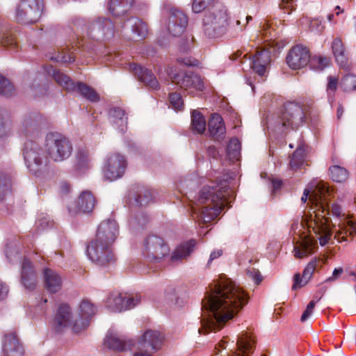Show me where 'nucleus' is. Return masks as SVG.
I'll use <instances>...</instances> for the list:
<instances>
[{"label":"nucleus","mask_w":356,"mask_h":356,"mask_svg":"<svg viewBox=\"0 0 356 356\" xmlns=\"http://www.w3.org/2000/svg\"><path fill=\"white\" fill-rule=\"evenodd\" d=\"M191 126L193 131L197 134H203L206 129V120L203 115L196 110L191 113Z\"/></svg>","instance_id":"nucleus-39"},{"label":"nucleus","mask_w":356,"mask_h":356,"mask_svg":"<svg viewBox=\"0 0 356 356\" xmlns=\"http://www.w3.org/2000/svg\"><path fill=\"white\" fill-rule=\"evenodd\" d=\"M51 60H54L56 62H63V63H72L75 60V58L72 54H58V55L56 57H51Z\"/></svg>","instance_id":"nucleus-57"},{"label":"nucleus","mask_w":356,"mask_h":356,"mask_svg":"<svg viewBox=\"0 0 356 356\" xmlns=\"http://www.w3.org/2000/svg\"><path fill=\"white\" fill-rule=\"evenodd\" d=\"M247 276L252 280L256 284H259L261 282L263 277L259 270L250 268L246 270Z\"/></svg>","instance_id":"nucleus-52"},{"label":"nucleus","mask_w":356,"mask_h":356,"mask_svg":"<svg viewBox=\"0 0 356 356\" xmlns=\"http://www.w3.org/2000/svg\"><path fill=\"white\" fill-rule=\"evenodd\" d=\"M104 345L111 350L122 352L129 349L133 343L131 340H126L124 337L109 331L104 339Z\"/></svg>","instance_id":"nucleus-28"},{"label":"nucleus","mask_w":356,"mask_h":356,"mask_svg":"<svg viewBox=\"0 0 356 356\" xmlns=\"http://www.w3.org/2000/svg\"><path fill=\"white\" fill-rule=\"evenodd\" d=\"M95 204V198L91 192L85 191L80 194L74 207H69L68 211L72 215L78 213H90L92 211Z\"/></svg>","instance_id":"nucleus-23"},{"label":"nucleus","mask_w":356,"mask_h":356,"mask_svg":"<svg viewBox=\"0 0 356 356\" xmlns=\"http://www.w3.org/2000/svg\"><path fill=\"white\" fill-rule=\"evenodd\" d=\"M130 70L146 86L154 90L159 89V81L151 70L134 63L130 65Z\"/></svg>","instance_id":"nucleus-27"},{"label":"nucleus","mask_w":356,"mask_h":356,"mask_svg":"<svg viewBox=\"0 0 356 356\" xmlns=\"http://www.w3.org/2000/svg\"><path fill=\"white\" fill-rule=\"evenodd\" d=\"M312 62H316L318 63V68L320 70H323L329 64V60L325 57L321 56L314 58Z\"/></svg>","instance_id":"nucleus-60"},{"label":"nucleus","mask_w":356,"mask_h":356,"mask_svg":"<svg viewBox=\"0 0 356 356\" xmlns=\"http://www.w3.org/2000/svg\"><path fill=\"white\" fill-rule=\"evenodd\" d=\"M241 154V143L236 138H232L227 147V154L230 161L238 160Z\"/></svg>","instance_id":"nucleus-40"},{"label":"nucleus","mask_w":356,"mask_h":356,"mask_svg":"<svg viewBox=\"0 0 356 356\" xmlns=\"http://www.w3.org/2000/svg\"><path fill=\"white\" fill-rule=\"evenodd\" d=\"M321 234L322 235L318 238L319 243L321 246H325L327 244L328 241H330L332 236V232L323 225L321 230Z\"/></svg>","instance_id":"nucleus-53"},{"label":"nucleus","mask_w":356,"mask_h":356,"mask_svg":"<svg viewBox=\"0 0 356 356\" xmlns=\"http://www.w3.org/2000/svg\"><path fill=\"white\" fill-rule=\"evenodd\" d=\"M293 252H294V256L296 258L301 259L307 255L308 250L306 247H304L303 249H300L298 247H294Z\"/></svg>","instance_id":"nucleus-61"},{"label":"nucleus","mask_w":356,"mask_h":356,"mask_svg":"<svg viewBox=\"0 0 356 356\" xmlns=\"http://www.w3.org/2000/svg\"><path fill=\"white\" fill-rule=\"evenodd\" d=\"M47 73L54 78L58 85L67 90L77 91L90 102H95L99 100L98 95L92 88L81 82H73L67 75L54 69L52 66L48 68Z\"/></svg>","instance_id":"nucleus-8"},{"label":"nucleus","mask_w":356,"mask_h":356,"mask_svg":"<svg viewBox=\"0 0 356 356\" xmlns=\"http://www.w3.org/2000/svg\"><path fill=\"white\" fill-rule=\"evenodd\" d=\"M248 302L244 291L230 279L222 275L205 293L202 301V327L200 333L220 330Z\"/></svg>","instance_id":"nucleus-1"},{"label":"nucleus","mask_w":356,"mask_h":356,"mask_svg":"<svg viewBox=\"0 0 356 356\" xmlns=\"http://www.w3.org/2000/svg\"><path fill=\"white\" fill-rule=\"evenodd\" d=\"M341 86L345 91L356 89V76L353 74L344 76L341 81Z\"/></svg>","instance_id":"nucleus-50"},{"label":"nucleus","mask_w":356,"mask_h":356,"mask_svg":"<svg viewBox=\"0 0 356 356\" xmlns=\"http://www.w3.org/2000/svg\"><path fill=\"white\" fill-rule=\"evenodd\" d=\"M162 343L163 337L160 332L148 330L141 336L137 343V346L154 354L161 348Z\"/></svg>","instance_id":"nucleus-20"},{"label":"nucleus","mask_w":356,"mask_h":356,"mask_svg":"<svg viewBox=\"0 0 356 356\" xmlns=\"http://www.w3.org/2000/svg\"><path fill=\"white\" fill-rule=\"evenodd\" d=\"M11 131L12 122L7 112L0 109V139L10 136Z\"/></svg>","instance_id":"nucleus-38"},{"label":"nucleus","mask_w":356,"mask_h":356,"mask_svg":"<svg viewBox=\"0 0 356 356\" xmlns=\"http://www.w3.org/2000/svg\"><path fill=\"white\" fill-rule=\"evenodd\" d=\"M169 101L172 108L176 111H181L184 107L183 99L179 93L172 92L169 95Z\"/></svg>","instance_id":"nucleus-48"},{"label":"nucleus","mask_w":356,"mask_h":356,"mask_svg":"<svg viewBox=\"0 0 356 356\" xmlns=\"http://www.w3.org/2000/svg\"><path fill=\"white\" fill-rule=\"evenodd\" d=\"M30 88L34 91L35 96L44 95L47 92L46 87L44 86H41L40 83H33L30 86Z\"/></svg>","instance_id":"nucleus-59"},{"label":"nucleus","mask_w":356,"mask_h":356,"mask_svg":"<svg viewBox=\"0 0 356 356\" xmlns=\"http://www.w3.org/2000/svg\"><path fill=\"white\" fill-rule=\"evenodd\" d=\"M21 282L29 291L35 289L37 285V275L32 263L28 259H24L22 264Z\"/></svg>","instance_id":"nucleus-25"},{"label":"nucleus","mask_w":356,"mask_h":356,"mask_svg":"<svg viewBox=\"0 0 356 356\" xmlns=\"http://www.w3.org/2000/svg\"><path fill=\"white\" fill-rule=\"evenodd\" d=\"M19 248L15 241L6 243L5 248V255L9 262H14L19 260Z\"/></svg>","instance_id":"nucleus-41"},{"label":"nucleus","mask_w":356,"mask_h":356,"mask_svg":"<svg viewBox=\"0 0 356 356\" xmlns=\"http://www.w3.org/2000/svg\"><path fill=\"white\" fill-rule=\"evenodd\" d=\"M0 44L5 47H15V38L13 33L4 26L0 24Z\"/></svg>","instance_id":"nucleus-42"},{"label":"nucleus","mask_w":356,"mask_h":356,"mask_svg":"<svg viewBox=\"0 0 356 356\" xmlns=\"http://www.w3.org/2000/svg\"><path fill=\"white\" fill-rule=\"evenodd\" d=\"M330 172L332 179L336 182H343L348 177L347 170L339 165L331 166Z\"/></svg>","instance_id":"nucleus-43"},{"label":"nucleus","mask_w":356,"mask_h":356,"mask_svg":"<svg viewBox=\"0 0 356 356\" xmlns=\"http://www.w3.org/2000/svg\"><path fill=\"white\" fill-rule=\"evenodd\" d=\"M2 352L3 356H24V348L15 332H12L4 335Z\"/></svg>","instance_id":"nucleus-22"},{"label":"nucleus","mask_w":356,"mask_h":356,"mask_svg":"<svg viewBox=\"0 0 356 356\" xmlns=\"http://www.w3.org/2000/svg\"><path fill=\"white\" fill-rule=\"evenodd\" d=\"M228 175L212 186H205L196 196L191 212L193 218L204 223L213 220L227 204L229 195Z\"/></svg>","instance_id":"nucleus-2"},{"label":"nucleus","mask_w":356,"mask_h":356,"mask_svg":"<svg viewBox=\"0 0 356 356\" xmlns=\"http://www.w3.org/2000/svg\"><path fill=\"white\" fill-rule=\"evenodd\" d=\"M95 314L94 305L88 300H83L79 306V318L74 321L73 332L78 333L88 327Z\"/></svg>","instance_id":"nucleus-19"},{"label":"nucleus","mask_w":356,"mask_h":356,"mask_svg":"<svg viewBox=\"0 0 356 356\" xmlns=\"http://www.w3.org/2000/svg\"><path fill=\"white\" fill-rule=\"evenodd\" d=\"M177 62L181 65L188 66V67H194L197 66L199 62L197 59L193 58L192 57H178Z\"/></svg>","instance_id":"nucleus-55"},{"label":"nucleus","mask_w":356,"mask_h":356,"mask_svg":"<svg viewBox=\"0 0 356 356\" xmlns=\"http://www.w3.org/2000/svg\"><path fill=\"white\" fill-rule=\"evenodd\" d=\"M44 284L46 290L51 293L58 292L62 287V280L55 271L44 268L43 270Z\"/></svg>","instance_id":"nucleus-30"},{"label":"nucleus","mask_w":356,"mask_h":356,"mask_svg":"<svg viewBox=\"0 0 356 356\" xmlns=\"http://www.w3.org/2000/svg\"><path fill=\"white\" fill-rule=\"evenodd\" d=\"M11 188V181L10 177L3 172H0V200L10 192Z\"/></svg>","instance_id":"nucleus-46"},{"label":"nucleus","mask_w":356,"mask_h":356,"mask_svg":"<svg viewBox=\"0 0 356 356\" xmlns=\"http://www.w3.org/2000/svg\"><path fill=\"white\" fill-rule=\"evenodd\" d=\"M140 302V296L138 295L127 297L120 293L113 292L107 298L106 307L111 312H120L134 308Z\"/></svg>","instance_id":"nucleus-16"},{"label":"nucleus","mask_w":356,"mask_h":356,"mask_svg":"<svg viewBox=\"0 0 356 356\" xmlns=\"http://www.w3.org/2000/svg\"><path fill=\"white\" fill-rule=\"evenodd\" d=\"M169 252L168 244L157 235H149L143 241L142 254L150 261L159 262Z\"/></svg>","instance_id":"nucleus-12"},{"label":"nucleus","mask_w":356,"mask_h":356,"mask_svg":"<svg viewBox=\"0 0 356 356\" xmlns=\"http://www.w3.org/2000/svg\"><path fill=\"white\" fill-rule=\"evenodd\" d=\"M43 8V0H21L16 6L15 19L20 24L35 23L41 17Z\"/></svg>","instance_id":"nucleus-7"},{"label":"nucleus","mask_w":356,"mask_h":356,"mask_svg":"<svg viewBox=\"0 0 356 356\" xmlns=\"http://www.w3.org/2000/svg\"><path fill=\"white\" fill-rule=\"evenodd\" d=\"M161 25L169 35L177 37L181 35L188 25V17L175 8H165L162 13Z\"/></svg>","instance_id":"nucleus-9"},{"label":"nucleus","mask_w":356,"mask_h":356,"mask_svg":"<svg viewBox=\"0 0 356 356\" xmlns=\"http://www.w3.org/2000/svg\"><path fill=\"white\" fill-rule=\"evenodd\" d=\"M92 166V159L85 148L77 149L75 155V168L81 172L91 168Z\"/></svg>","instance_id":"nucleus-33"},{"label":"nucleus","mask_w":356,"mask_h":356,"mask_svg":"<svg viewBox=\"0 0 356 356\" xmlns=\"http://www.w3.org/2000/svg\"><path fill=\"white\" fill-rule=\"evenodd\" d=\"M108 120L112 126L120 133H125L127 127V117L120 108L114 107L108 112Z\"/></svg>","instance_id":"nucleus-29"},{"label":"nucleus","mask_w":356,"mask_h":356,"mask_svg":"<svg viewBox=\"0 0 356 356\" xmlns=\"http://www.w3.org/2000/svg\"><path fill=\"white\" fill-rule=\"evenodd\" d=\"M210 135L214 137H220L225 133V127L222 117L218 114L212 115L208 124Z\"/></svg>","instance_id":"nucleus-36"},{"label":"nucleus","mask_w":356,"mask_h":356,"mask_svg":"<svg viewBox=\"0 0 356 356\" xmlns=\"http://www.w3.org/2000/svg\"><path fill=\"white\" fill-rule=\"evenodd\" d=\"M153 353L148 352L146 350H143L141 348L137 346L136 351L134 353L133 356H153Z\"/></svg>","instance_id":"nucleus-64"},{"label":"nucleus","mask_w":356,"mask_h":356,"mask_svg":"<svg viewBox=\"0 0 356 356\" xmlns=\"http://www.w3.org/2000/svg\"><path fill=\"white\" fill-rule=\"evenodd\" d=\"M152 198V192L149 190L144 189L139 193L135 200L138 206H145L150 202Z\"/></svg>","instance_id":"nucleus-49"},{"label":"nucleus","mask_w":356,"mask_h":356,"mask_svg":"<svg viewBox=\"0 0 356 356\" xmlns=\"http://www.w3.org/2000/svg\"><path fill=\"white\" fill-rule=\"evenodd\" d=\"M332 50L338 65L345 67L347 65V58L345 54V48L339 38H337L332 41Z\"/></svg>","instance_id":"nucleus-37"},{"label":"nucleus","mask_w":356,"mask_h":356,"mask_svg":"<svg viewBox=\"0 0 356 356\" xmlns=\"http://www.w3.org/2000/svg\"><path fill=\"white\" fill-rule=\"evenodd\" d=\"M193 37L191 35L186 36L181 40V42L179 47V51L182 53L188 52L192 47Z\"/></svg>","instance_id":"nucleus-54"},{"label":"nucleus","mask_w":356,"mask_h":356,"mask_svg":"<svg viewBox=\"0 0 356 356\" xmlns=\"http://www.w3.org/2000/svg\"><path fill=\"white\" fill-rule=\"evenodd\" d=\"M195 246V240H189L177 246L171 254V260L177 262L186 259L193 252Z\"/></svg>","instance_id":"nucleus-31"},{"label":"nucleus","mask_w":356,"mask_h":356,"mask_svg":"<svg viewBox=\"0 0 356 356\" xmlns=\"http://www.w3.org/2000/svg\"><path fill=\"white\" fill-rule=\"evenodd\" d=\"M8 291L9 289L6 284L0 281V300L7 297Z\"/></svg>","instance_id":"nucleus-63"},{"label":"nucleus","mask_w":356,"mask_h":356,"mask_svg":"<svg viewBox=\"0 0 356 356\" xmlns=\"http://www.w3.org/2000/svg\"><path fill=\"white\" fill-rule=\"evenodd\" d=\"M148 222V216L145 212L140 211L131 216L128 224L131 231L139 232L146 227Z\"/></svg>","instance_id":"nucleus-35"},{"label":"nucleus","mask_w":356,"mask_h":356,"mask_svg":"<svg viewBox=\"0 0 356 356\" xmlns=\"http://www.w3.org/2000/svg\"><path fill=\"white\" fill-rule=\"evenodd\" d=\"M316 259H314L312 261H311L305 268L302 277H300L299 273H297L294 275L293 284L292 286L293 290H296L297 289L303 286L309 282L316 269Z\"/></svg>","instance_id":"nucleus-32"},{"label":"nucleus","mask_w":356,"mask_h":356,"mask_svg":"<svg viewBox=\"0 0 356 356\" xmlns=\"http://www.w3.org/2000/svg\"><path fill=\"white\" fill-rule=\"evenodd\" d=\"M323 29V26L322 25V20L318 19H312L310 22V30L312 31L315 32H321Z\"/></svg>","instance_id":"nucleus-58"},{"label":"nucleus","mask_w":356,"mask_h":356,"mask_svg":"<svg viewBox=\"0 0 356 356\" xmlns=\"http://www.w3.org/2000/svg\"><path fill=\"white\" fill-rule=\"evenodd\" d=\"M46 123V118L40 113H30L23 118L22 124L18 131L19 134L26 137L35 136Z\"/></svg>","instance_id":"nucleus-15"},{"label":"nucleus","mask_w":356,"mask_h":356,"mask_svg":"<svg viewBox=\"0 0 356 356\" xmlns=\"http://www.w3.org/2000/svg\"><path fill=\"white\" fill-rule=\"evenodd\" d=\"M270 62V55L267 51L257 52L250 60V65L252 71L259 76H264L267 67Z\"/></svg>","instance_id":"nucleus-26"},{"label":"nucleus","mask_w":356,"mask_h":356,"mask_svg":"<svg viewBox=\"0 0 356 356\" xmlns=\"http://www.w3.org/2000/svg\"><path fill=\"white\" fill-rule=\"evenodd\" d=\"M122 30L127 33L131 32L133 34V39L136 40L145 38L147 33L146 24L136 17L126 19L122 24Z\"/></svg>","instance_id":"nucleus-24"},{"label":"nucleus","mask_w":356,"mask_h":356,"mask_svg":"<svg viewBox=\"0 0 356 356\" xmlns=\"http://www.w3.org/2000/svg\"><path fill=\"white\" fill-rule=\"evenodd\" d=\"M127 168V161L119 153H113L107 156L103 167L104 178L108 181H115L121 178Z\"/></svg>","instance_id":"nucleus-14"},{"label":"nucleus","mask_w":356,"mask_h":356,"mask_svg":"<svg viewBox=\"0 0 356 356\" xmlns=\"http://www.w3.org/2000/svg\"><path fill=\"white\" fill-rule=\"evenodd\" d=\"M72 145L65 136L57 133H49L46 136L45 150L49 158L55 162L67 159L72 152Z\"/></svg>","instance_id":"nucleus-4"},{"label":"nucleus","mask_w":356,"mask_h":356,"mask_svg":"<svg viewBox=\"0 0 356 356\" xmlns=\"http://www.w3.org/2000/svg\"><path fill=\"white\" fill-rule=\"evenodd\" d=\"M113 244L99 241L97 237L86 248V254L90 260L99 266H105L115 261Z\"/></svg>","instance_id":"nucleus-11"},{"label":"nucleus","mask_w":356,"mask_h":356,"mask_svg":"<svg viewBox=\"0 0 356 356\" xmlns=\"http://www.w3.org/2000/svg\"><path fill=\"white\" fill-rule=\"evenodd\" d=\"M35 225L39 230L42 231L51 227V222L46 216H42L36 220Z\"/></svg>","instance_id":"nucleus-56"},{"label":"nucleus","mask_w":356,"mask_h":356,"mask_svg":"<svg viewBox=\"0 0 356 356\" xmlns=\"http://www.w3.org/2000/svg\"><path fill=\"white\" fill-rule=\"evenodd\" d=\"M215 0H193L192 10L195 13H200L211 6Z\"/></svg>","instance_id":"nucleus-51"},{"label":"nucleus","mask_w":356,"mask_h":356,"mask_svg":"<svg viewBox=\"0 0 356 356\" xmlns=\"http://www.w3.org/2000/svg\"><path fill=\"white\" fill-rule=\"evenodd\" d=\"M119 235V225L115 220L108 218L100 222L96 236L99 241H105L113 244Z\"/></svg>","instance_id":"nucleus-17"},{"label":"nucleus","mask_w":356,"mask_h":356,"mask_svg":"<svg viewBox=\"0 0 356 356\" xmlns=\"http://www.w3.org/2000/svg\"><path fill=\"white\" fill-rule=\"evenodd\" d=\"M134 0H110L108 11L114 16H120L127 13L133 6Z\"/></svg>","instance_id":"nucleus-34"},{"label":"nucleus","mask_w":356,"mask_h":356,"mask_svg":"<svg viewBox=\"0 0 356 356\" xmlns=\"http://www.w3.org/2000/svg\"><path fill=\"white\" fill-rule=\"evenodd\" d=\"M72 310L67 304H60L56 313L53 328L56 332H61L65 328L71 327L73 330L74 322L72 320Z\"/></svg>","instance_id":"nucleus-21"},{"label":"nucleus","mask_w":356,"mask_h":356,"mask_svg":"<svg viewBox=\"0 0 356 356\" xmlns=\"http://www.w3.org/2000/svg\"><path fill=\"white\" fill-rule=\"evenodd\" d=\"M86 32L89 38L97 41L111 39L115 33V26L113 22L104 17H97L88 22Z\"/></svg>","instance_id":"nucleus-13"},{"label":"nucleus","mask_w":356,"mask_h":356,"mask_svg":"<svg viewBox=\"0 0 356 356\" xmlns=\"http://www.w3.org/2000/svg\"><path fill=\"white\" fill-rule=\"evenodd\" d=\"M23 155L26 168L35 177H40L46 167L45 158L40 146L35 141H26L24 143Z\"/></svg>","instance_id":"nucleus-10"},{"label":"nucleus","mask_w":356,"mask_h":356,"mask_svg":"<svg viewBox=\"0 0 356 356\" xmlns=\"http://www.w3.org/2000/svg\"><path fill=\"white\" fill-rule=\"evenodd\" d=\"M338 86V79L334 76H329L327 77V84L326 88V91L327 94L328 101L330 102H333L334 96L335 91L337 88Z\"/></svg>","instance_id":"nucleus-47"},{"label":"nucleus","mask_w":356,"mask_h":356,"mask_svg":"<svg viewBox=\"0 0 356 356\" xmlns=\"http://www.w3.org/2000/svg\"><path fill=\"white\" fill-rule=\"evenodd\" d=\"M231 26L227 8L220 3H214L206 12L203 18V31L210 38L221 37Z\"/></svg>","instance_id":"nucleus-3"},{"label":"nucleus","mask_w":356,"mask_h":356,"mask_svg":"<svg viewBox=\"0 0 356 356\" xmlns=\"http://www.w3.org/2000/svg\"><path fill=\"white\" fill-rule=\"evenodd\" d=\"M166 73L172 83L180 88L193 95L196 91H202L204 84L201 77L192 72H182L175 67L168 66Z\"/></svg>","instance_id":"nucleus-5"},{"label":"nucleus","mask_w":356,"mask_h":356,"mask_svg":"<svg viewBox=\"0 0 356 356\" xmlns=\"http://www.w3.org/2000/svg\"><path fill=\"white\" fill-rule=\"evenodd\" d=\"M305 159V150L302 147H298L292 154L290 161V167L292 170H295L300 167Z\"/></svg>","instance_id":"nucleus-44"},{"label":"nucleus","mask_w":356,"mask_h":356,"mask_svg":"<svg viewBox=\"0 0 356 356\" xmlns=\"http://www.w3.org/2000/svg\"><path fill=\"white\" fill-rule=\"evenodd\" d=\"M343 270L342 268H334L332 272V276L327 277L325 280V282H330L335 281L343 273Z\"/></svg>","instance_id":"nucleus-62"},{"label":"nucleus","mask_w":356,"mask_h":356,"mask_svg":"<svg viewBox=\"0 0 356 356\" xmlns=\"http://www.w3.org/2000/svg\"><path fill=\"white\" fill-rule=\"evenodd\" d=\"M310 55L307 47L296 45L288 53L286 61L287 65L293 70L304 67L309 61Z\"/></svg>","instance_id":"nucleus-18"},{"label":"nucleus","mask_w":356,"mask_h":356,"mask_svg":"<svg viewBox=\"0 0 356 356\" xmlns=\"http://www.w3.org/2000/svg\"><path fill=\"white\" fill-rule=\"evenodd\" d=\"M305 115L302 106L296 103H289L275 124V131L283 132L289 128L296 129L302 125Z\"/></svg>","instance_id":"nucleus-6"},{"label":"nucleus","mask_w":356,"mask_h":356,"mask_svg":"<svg viewBox=\"0 0 356 356\" xmlns=\"http://www.w3.org/2000/svg\"><path fill=\"white\" fill-rule=\"evenodd\" d=\"M14 86L10 81L0 74V95L5 97H10L13 95Z\"/></svg>","instance_id":"nucleus-45"}]
</instances>
